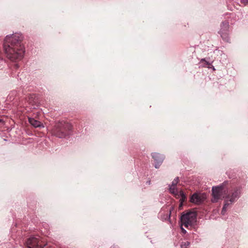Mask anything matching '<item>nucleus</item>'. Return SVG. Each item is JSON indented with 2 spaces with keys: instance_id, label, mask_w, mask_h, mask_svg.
Listing matches in <instances>:
<instances>
[{
  "instance_id": "nucleus-10",
  "label": "nucleus",
  "mask_w": 248,
  "mask_h": 248,
  "mask_svg": "<svg viewBox=\"0 0 248 248\" xmlns=\"http://www.w3.org/2000/svg\"><path fill=\"white\" fill-rule=\"evenodd\" d=\"M29 122L30 124L34 127H40L42 125V124L40 121L36 120L33 118H29Z\"/></svg>"
},
{
  "instance_id": "nucleus-19",
  "label": "nucleus",
  "mask_w": 248,
  "mask_h": 248,
  "mask_svg": "<svg viewBox=\"0 0 248 248\" xmlns=\"http://www.w3.org/2000/svg\"><path fill=\"white\" fill-rule=\"evenodd\" d=\"M212 69H213V70H215V68H214V66H212Z\"/></svg>"
},
{
  "instance_id": "nucleus-1",
  "label": "nucleus",
  "mask_w": 248,
  "mask_h": 248,
  "mask_svg": "<svg viewBox=\"0 0 248 248\" xmlns=\"http://www.w3.org/2000/svg\"><path fill=\"white\" fill-rule=\"evenodd\" d=\"M22 39V36L19 33L6 37L4 48L7 57L11 61L20 60L23 58L25 49L21 44Z\"/></svg>"
},
{
  "instance_id": "nucleus-17",
  "label": "nucleus",
  "mask_w": 248,
  "mask_h": 248,
  "mask_svg": "<svg viewBox=\"0 0 248 248\" xmlns=\"http://www.w3.org/2000/svg\"><path fill=\"white\" fill-rule=\"evenodd\" d=\"M170 214H171V211H170V214H169V218H170Z\"/></svg>"
},
{
  "instance_id": "nucleus-15",
  "label": "nucleus",
  "mask_w": 248,
  "mask_h": 248,
  "mask_svg": "<svg viewBox=\"0 0 248 248\" xmlns=\"http://www.w3.org/2000/svg\"><path fill=\"white\" fill-rule=\"evenodd\" d=\"M241 2L246 4L248 3V0H241Z\"/></svg>"
},
{
  "instance_id": "nucleus-3",
  "label": "nucleus",
  "mask_w": 248,
  "mask_h": 248,
  "mask_svg": "<svg viewBox=\"0 0 248 248\" xmlns=\"http://www.w3.org/2000/svg\"><path fill=\"white\" fill-rule=\"evenodd\" d=\"M197 221V214L195 212H189L181 216V226L188 228L193 226Z\"/></svg>"
},
{
  "instance_id": "nucleus-16",
  "label": "nucleus",
  "mask_w": 248,
  "mask_h": 248,
  "mask_svg": "<svg viewBox=\"0 0 248 248\" xmlns=\"http://www.w3.org/2000/svg\"><path fill=\"white\" fill-rule=\"evenodd\" d=\"M181 229L182 230V232L184 233H186V231L185 229H184L183 228V226H181Z\"/></svg>"
},
{
  "instance_id": "nucleus-8",
  "label": "nucleus",
  "mask_w": 248,
  "mask_h": 248,
  "mask_svg": "<svg viewBox=\"0 0 248 248\" xmlns=\"http://www.w3.org/2000/svg\"><path fill=\"white\" fill-rule=\"evenodd\" d=\"M206 199V195L203 194L194 193L190 198V202L192 203L200 204Z\"/></svg>"
},
{
  "instance_id": "nucleus-5",
  "label": "nucleus",
  "mask_w": 248,
  "mask_h": 248,
  "mask_svg": "<svg viewBox=\"0 0 248 248\" xmlns=\"http://www.w3.org/2000/svg\"><path fill=\"white\" fill-rule=\"evenodd\" d=\"M240 195V191L239 189H237L235 190L232 194L231 197L227 196L226 197L225 200V203L222 208V210L221 211V214L222 215H224L227 207L230 204L232 203L234 201L239 198Z\"/></svg>"
},
{
  "instance_id": "nucleus-7",
  "label": "nucleus",
  "mask_w": 248,
  "mask_h": 248,
  "mask_svg": "<svg viewBox=\"0 0 248 248\" xmlns=\"http://www.w3.org/2000/svg\"><path fill=\"white\" fill-rule=\"evenodd\" d=\"M229 23L227 21L223 22L221 25V29L219 31V34L223 39L228 41V30Z\"/></svg>"
},
{
  "instance_id": "nucleus-6",
  "label": "nucleus",
  "mask_w": 248,
  "mask_h": 248,
  "mask_svg": "<svg viewBox=\"0 0 248 248\" xmlns=\"http://www.w3.org/2000/svg\"><path fill=\"white\" fill-rule=\"evenodd\" d=\"M26 245L28 248H44L46 244L43 247L39 244V240L37 237H31L26 241Z\"/></svg>"
},
{
  "instance_id": "nucleus-9",
  "label": "nucleus",
  "mask_w": 248,
  "mask_h": 248,
  "mask_svg": "<svg viewBox=\"0 0 248 248\" xmlns=\"http://www.w3.org/2000/svg\"><path fill=\"white\" fill-rule=\"evenodd\" d=\"M154 159L155 161V168H158L162 164L164 158L162 156H153Z\"/></svg>"
},
{
  "instance_id": "nucleus-14",
  "label": "nucleus",
  "mask_w": 248,
  "mask_h": 248,
  "mask_svg": "<svg viewBox=\"0 0 248 248\" xmlns=\"http://www.w3.org/2000/svg\"><path fill=\"white\" fill-rule=\"evenodd\" d=\"M178 181H179V177H176L173 180V181L172 182V184L171 185H172V186H177V185L178 183Z\"/></svg>"
},
{
  "instance_id": "nucleus-18",
  "label": "nucleus",
  "mask_w": 248,
  "mask_h": 248,
  "mask_svg": "<svg viewBox=\"0 0 248 248\" xmlns=\"http://www.w3.org/2000/svg\"><path fill=\"white\" fill-rule=\"evenodd\" d=\"M203 61H205V59H202L201 60V62H203Z\"/></svg>"
},
{
  "instance_id": "nucleus-20",
  "label": "nucleus",
  "mask_w": 248,
  "mask_h": 248,
  "mask_svg": "<svg viewBox=\"0 0 248 248\" xmlns=\"http://www.w3.org/2000/svg\"><path fill=\"white\" fill-rule=\"evenodd\" d=\"M206 62L207 64H208V65H210V64L208 62Z\"/></svg>"
},
{
  "instance_id": "nucleus-13",
  "label": "nucleus",
  "mask_w": 248,
  "mask_h": 248,
  "mask_svg": "<svg viewBox=\"0 0 248 248\" xmlns=\"http://www.w3.org/2000/svg\"><path fill=\"white\" fill-rule=\"evenodd\" d=\"M179 195L181 197V199H180V201H181V204L182 203V202L185 200V199H186V197L184 194V193L183 192V191H180V194H179Z\"/></svg>"
},
{
  "instance_id": "nucleus-4",
  "label": "nucleus",
  "mask_w": 248,
  "mask_h": 248,
  "mask_svg": "<svg viewBox=\"0 0 248 248\" xmlns=\"http://www.w3.org/2000/svg\"><path fill=\"white\" fill-rule=\"evenodd\" d=\"M227 191L224 189L222 185L217 186H213L212 187V196L213 198L211 200L213 202H217L219 200L223 198H226L223 196V193L225 194Z\"/></svg>"
},
{
  "instance_id": "nucleus-11",
  "label": "nucleus",
  "mask_w": 248,
  "mask_h": 248,
  "mask_svg": "<svg viewBox=\"0 0 248 248\" xmlns=\"http://www.w3.org/2000/svg\"><path fill=\"white\" fill-rule=\"evenodd\" d=\"M169 190L170 192L173 194H174L175 196L179 195H178V190L177 188H176V186H172L170 185Z\"/></svg>"
},
{
  "instance_id": "nucleus-12",
  "label": "nucleus",
  "mask_w": 248,
  "mask_h": 248,
  "mask_svg": "<svg viewBox=\"0 0 248 248\" xmlns=\"http://www.w3.org/2000/svg\"><path fill=\"white\" fill-rule=\"evenodd\" d=\"M190 243L188 241L183 242L181 244V248H188Z\"/></svg>"
},
{
  "instance_id": "nucleus-2",
  "label": "nucleus",
  "mask_w": 248,
  "mask_h": 248,
  "mask_svg": "<svg viewBox=\"0 0 248 248\" xmlns=\"http://www.w3.org/2000/svg\"><path fill=\"white\" fill-rule=\"evenodd\" d=\"M71 126L68 123H60L53 129L54 135L59 138H65L69 133Z\"/></svg>"
}]
</instances>
